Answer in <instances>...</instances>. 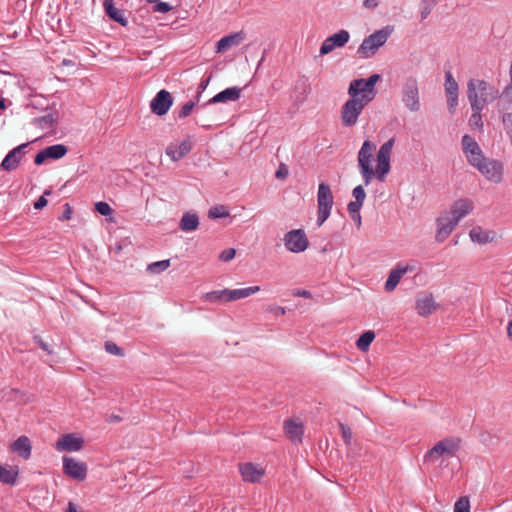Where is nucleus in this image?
I'll use <instances>...</instances> for the list:
<instances>
[{
	"instance_id": "obj_22",
	"label": "nucleus",
	"mask_w": 512,
	"mask_h": 512,
	"mask_svg": "<svg viewBox=\"0 0 512 512\" xmlns=\"http://www.w3.org/2000/svg\"><path fill=\"white\" fill-rule=\"evenodd\" d=\"M474 203L470 199L457 200L451 210L448 212L458 223L459 221L472 212Z\"/></svg>"
},
{
	"instance_id": "obj_42",
	"label": "nucleus",
	"mask_w": 512,
	"mask_h": 512,
	"mask_svg": "<svg viewBox=\"0 0 512 512\" xmlns=\"http://www.w3.org/2000/svg\"><path fill=\"white\" fill-rule=\"evenodd\" d=\"M169 267H170V260L166 259V260H161V261H157V262H153V263L149 264L147 267V271L152 274H158V273L165 271Z\"/></svg>"
},
{
	"instance_id": "obj_35",
	"label": "nucleus",
	"mask_w": 512,
	"mask_h": 512,
	"mask_svg": "<svg viewBox=\"0 0 512 512\" xmlns=\"http://www.w3.org/2000/svg\"><path fill=\"white\" fill-rule=\"evenodd\" d=\"M228 289L215 290L202 295L201 299L206 303H221L228 301Z\"/></svg>"
},
{
	"instance_id": "obj_52",
	"label": "nucleus",
	"mask_w": 512,
	"mask_h": 512,
	"mask_svg": "<svg viewBox=\"0 0 512 512\" xmlns=\"http://www.w3.org/2000/svg\"><path fill=\"white\" fill-rule=\"evenodd\" d=\"M51 193H52L51 189L45 190L44 194L37 201L34 202V209H37V210L43 209L48 203L46 196L50 195Z\"/></svg>"
},
{
	"instance_id": "obj_54",
	"label": "nucleus",
	"mask_w": 512,
	"mask_h": 512,
	"mask_svg": "<svg viewBox=\"0 0 512 512\" xmlns=\"http://www.w3.org/2000/svg\"><path fill=\"white\" fill-rule=\"evenodd\" d=\"M446 98H447V104H448L449 111H450V113L453 114L458 105V94H454V95L446 94Z\"/></svg>"
},
{
	"instance_id": "obj_48",
	"label": "nucleus",
	"mask_w": 512,
	"mask_h": 512,
	"mask_svg": "<svg viewBox=\"0 0 512 512\" xmlns=\"http://www.w3.org/2000/svg\"><path fill=\"white\" fill-rule=\"evenodd\" d=\"M95 210L103 216H110L113 213V209L110 205L103 201H99L95 204Z\"/></svg>"
},
{
	"instance_id": "obj_59",
	"label": "nucleus",
	"mask_w": 512,
	"mask_h": 512,
	"mask_svg": "<svg viewBox=\"0 0 512 512\" xmlns=\"http://www.w3.org/2000/svg\"><path fill=\"white\" fill-rule=\"evenodd\" d=\"M63 209H64L63 213L59 217V220H61V221L69 220L71 218V215H72V208H71V206L68 203H65L64 206H63Z\"/></svg>"
},
{
	"instance_id": "obj_28",
	"label": "nucleus",
	"mask_w": 512,
	"mask_h": 512,
	"mask_svg": "<svg viewBox=\"0 0 512 512\" xmlns=\"http://www.w3.org/2000/svg\"><path fill=\"white\" fill-rule=\"evenodd\" d=\"M241 96V89L234 86L229 87L212 97L206 104H215L227 101H236Z\"/></svg>"
},
{
	"instance_id": "obj_45",
	"label": "nucleus",
	"mask_w": 512,
	"mask_h": 512,
	"mask_svg": "<svg viewBox=\"0 0 512 512\" xmlns=\"http://www.w3.org/2000/svg\"><path fill=\"white\" fill-rule=\"evenodd\" d=\"M195 105H196L195 101L186 102L185 104L182 105V107L178 111L177 117L179 119H184V118L188 117L191 114V112L193 111Z\"/></svg>"
},
{
	"instance_id": "obj_24",
	"label": "nucleus",
	"mask_w": 512,
	"mask_h": 512,
	"mask_svg": "<svg viewBox=\"0 0 512 512\" xmlns=\"http://www.w3.org/2000/svg\"><path fill=\"white\" fill-rule=\"evenodd\" d=\"M469 236L472 242L481 245L491 243L496 239V233L494 231L485 230L481 226H474L470 230Z\"/></svg>"
},
{
	"instance_id": "obj_27",
	"label": "nucleus",
	"mask_w": 512,
	"mask_h": 512,
	"mask_svg": "<svg viewBox=\"0 0 512 512\" xmlns=\"http://www.w3.org/2000/svg\"><path fill=\"white\" fill-rule=\"evenodd\" d=\"M438 307L439 304L435 303L432 294L425 295L416 301L417 312L423 317L431 315Z\"/></svg>"
},
{
	"instance_id": "obj_15",
	"label": "nucleus",
	"mask_w": 512,
	"mask_h": 512,
	"mask_svg": "<svg viewBox=\"0 0 512 512\" xmlns=\"http://www.w3.org/2000/svg\"><path fill=\"white\" fill-rule=\"evenodd\" d=\"M173 105V97L171 93L165 89L160 90L150 102L151 111L157 116L167 114Z\"/></svg>"
},
{
	"instance_id": "obj_5",
	"label": "nucleus",
	"mask_w": 512,
	"mask_h": 512,
	"mask_svg": "<svg viewBox=\"0 0 512 512\" xmlns=\"http://www.w3.org/2000/svg\"><path fill=\"white\" fill-rule=\"evenodd\" d=\"M369 104L359 95L350 96L341 108V122L345 127L354 126L363 109Z\"/></svg>"
},
{
	"instance_id": "obj_26",
	"label": "nucleus",
	"mask_w": 512,
	"mask_h": 512,
	"mask_svg": "<svg viewBox=\"0 0 512 512\" xmlns=\"http://www.w3.org/2000/svg\"><path fill=\"white\" fill-rule=\"evenodd\" d=\"M245 39L244 32H236L222 37L216 44L218 53L225 52L233 46H238Z\"/></svg>"
},
{
	"instance_id": "obj_61",
	"label": "nucleus",
	"mask_w": 512,
	"mask_h": 512,
	"mask_svg": "<svg viewBox=\"0 0 512 512\" xmlns=\"http://www.w3.org/2000/svg\"><path fill=\"white\" fill-rule=\"evenodd\" d=\"M64 512H88L83 509H78L77 505L73 502H68L66 509Z\"/></svg>"
},
{
	"instance_id": "obj_20",
	"label": "nucleus",
	"mask_w": 512,
	"mask_h": 512,
	"mask_svg": "<svg viewBox=\"0 0 512 512\" xmlns=\"http://www.w3.org/2000/svg\"><path fill=\"white\" fill-rule=\"evenodd\" d=\"M414 270V266L411 265H403L402 263H398L394 269L391 270L388 279L385 283V290L387 292L393 291L397 285L399 284L401 278L407 272H412Z\"/></svg>"
},
{
	"instance_id": "obj_32",
	"label": "nucleus",
	"mask_w": 512,
	"mask_h": 512,
	"mask_svg": "<svg viewBox=\"0 0 512 512\" xmlns=\"http://www.w3.org/2000/svg\"><path fill=\"white\" fill-rule=\"evenodd\" d=\"M473 99V102L472 104H470L471 106V110H472V114L469 118V126L472 128V129H478L479 131H483V128H484V123H483V120H482V115H481V112L483 110L482 107H480L479 103L477 102L476 98H472Z\"/></svg>"
},
{
	"instance_id": "obj_51",
	"label": "nucleus",
	"mask_w": 512,
	"mask_h": 512,
	"mask_svg": "<svg viewBox=\"0 0 512 512\" xmlns=\"http://www.w3.org/2000/svg\"><path fill=\"white\" fill-rule=\"evenodd\" d=\"M172 10V6L169 5L167 2H158L152 7V11L154 13H168Z\"/></svg>"
},
{
	"instance_id": "obj_7",
	"label": "nucleus",
	"mask_w": 512,
	"mask_h": 512,
	"mask_svg": "<svg viewBox=\"0 0 512 512\" xmlns=\"http://www.w3.org/2000/svg\"><path fill=\"white\" fill-rule=\"evenodd\" d=\"M285 248L293 253L304 252L308 246L309 241L303 229H293L288 231L283 238Z\"/></svg>"
},
{
	"instance_id": "obj_18",
	"label": "nucleus",
	"mask_w": 512,
	"mask_h": 512,
	"mask_svg": "<svg viewBox=\"0 0 512 512\" xmlns=\"http://www.w3.org/2000/svg\"><path fill=\"white\" fill-rule=\"evenodd\" d=\"M84 439L73 433L64 434L56 443V449L59 451L76 452L83 448Z\"/></svg>"
},
{
	"instance_id": "obj_53",
	"label": "nucleus",
	"mask_w": 512,
	"mask_h": 512,
	"mask_svg": "<svg viewBox=\"0 0 512 512\" xmlns=\"http://www.w3.org/2000/svg\"><path fill=\"white\" fill-rule=\"evenodd\" d=\"M236 255V250L234 248H228L223 250L220 255L219 259L224 262H228L232 260Z\"/></svg>"
},
{
	"instance_id": "obj_19",
	"label": "nucleus",
	"mask_w": 512,
	"mask_h": 512,
	"mask_svg": "<svg viewBox=\"0 0 512 512\" xmlns=\"http://www.w3.org/2000/svg\"><path fill=\"white\" fill-rule=\"evenodd\" d=\"M192 142L189 138L181 141L179 144L170 143L166 147V154L170 157V159L174 162H177L183 159L186 155H188L192 150Z\"/></svg>"
},
{
	"instance_id": "obj_31",
	"label": "nucleus",
	"mask_w": 512,
	"mask_h": 512,
	"mask_svg": "<svg viewBox=\"0 0 512 512\" xmlns=\"http://www.w3.org/2000/svg\"><path fill=\"white\" fill-rule=\"evenodd\" d=\"M104 11L106 15L113 21L119 23L121 26H126L128 20L124 17L122 11L118 10L113 3V0H104Z\"/></svg>"
},
{
	"instance_id": "obj_13",
	"label": "nucleus",
	"mask_w": 512,
	"mask_h": 512,
	"mask_svg": "<svg viewBox=\"0 0 512 512\" xmlns=\"http://www.w3.org/2000/svg\"><path fill=\"white\" fill-rule=\"evenodd\" d=\"M63 473L70 478L83 481L87 476V466L73 457H63Z\"/></svg>"
},
{
	"instance_id": "obj_41",
	"label": "nucleus",
	"mask_w": 512,
	"mask_h": 512,
	"mask_svg": "<svg viewBox=\"0 0 512 512\" xmlns=\"http://www.w3.org/2000/svg\"><path fill=\"white\" fill-rule=\"evenodd\" d=\"M229 216L230 213L224 205L213 206L208 211V217L213 220Z\"/></svg>"
},
{
	"instance_id": "obj_9",
	"label": "nucleus",
	"mask_w": 512,
	"mask_h": 512,
	"mask_svg": "<svg viewBox=\"0 0 512 512\" xmlns=\"http://www.w3.org/2000/svg\"><path fill=\"white\" fill-rule=\"evenodd\" d=\"M462 148L468 163L475 168L486 159L478 143L468 134L462 137Z\"/></svg>"
},
{
	"instance_id": "obj_39",
	"label": "nucleus",
	"mask_w": 512,
	"mask_h": 512,
	"mask_svg": "<svg viewBox=\"0 0 512 512\" xmlns=\"http://www.w3.org/2000/svg\"><path fill=\"white\" fill-rule=\"evenodd\" d=\"M375 338V333L371 330L364 332L356 341V346L361 351H367Z\"/></svg>"
},
{
	"instance_id": "obj_2",
	"label": "nucleus",
	"mask_w": 512,
	"mask_h": 512,
	"mask_svg": "<svg viewBox=\"0 0 512 512\" xmlns=\"http://www.w3.org/2000/svg\"><path fill=\"white\" fill-rule=\"evenodd\" d=\"M466 93L470 104L473 102L472 98H476L482 108L494 102L500 96L498 89L489 82L480 79H470L467 83Z\"/></svg>"
},
{
	"instance_id": "obj_63",
	"label": "nucleus",
	"mask_w": 512,
	"mask_h": 512,
	"mask_svg": "<svg viewBox=\"0 0 512 512\" xmlns=\"http://www.w3.org/2000/svg\"><path fill=\"white\" fill-rule=\"evenodd\" d=\"M378 4V0H364L363 2V6L367 9H375Z\"/></svg>"
},
{
	"instance_id": "obj_56",
	"label": "nucleus",
	"mask_w": 512,
	"mask_h": 512,
	"mask_svg": "<svg viewBox=\"0 0 512 512\" xmlns=\"http://www.w3.org/2000/svg\"><path fill=\"white\" fill-rule=\"evenodd\" d=\"M42 101H46V99L42 95L34 93V111L40 110L41 112H48L46 108H43Z\"/></svg>"
},
{
	"instance_id": "obj_16",
	"label": "nucleus",
	"mask_w": 512,
	"mask_h": 512,
	"mask_svg": "<svg viewBox=\"0 0 512 512\" xmlns=\"http://www.w3.org/2000/svg\"><path fill=\"white\" fill-rule=\"evenodd\" d=\"M349 39L350 34L347 30H339L337 33L329 36L323 41L320 47V55H327L330 52H332L335 48L345 46Z\"/></svg>"
},
{
	"instance_id": "obj_23",
	"label": "nucleus",
	"mask_w": 512,
	"mask_h": 512,
	"mask_svg": "<svg viewBox=\"0 0 512 512\" xmlns=\"http://www.w3.org/2000/svg\"><path fill=\"white\" fill-rule=\"evenodd\" d=\"M31 441L29 437L23 435L16 439L9 447L10 452L23 459H28L31 454Z\"/></svg>"
},
{
	"instance_id": "obj_33",
	"label": "nucleus",
	"mask_w": 512,
	"mask_h": 512,
	"mask_svg": "<svg viewBox=\"0 0 512 512\" xmlns=\"http://www.w3.org/2000/svg\"><path fill=\"white\" fill-rule=\"evenodd\" d=\"M259 291H260L259 286H250V287H246V288L233 289V290L228 289V298L227 299L229 302H231V301L249 297Z\"/></svg>"
},
{
	"instance_id": "obj_50",
	"label": "nucleus",
	"mask_w": 512,
	"mask_h": 512,
	"mask_svg": "<svg viewBox=\"0 0 512 512\" xmlns=\"http://www.w3.org/2000/svg\"><path fill=\"white\" fill-rule=\"evenodd\" d=\"M352 195L355 198L354 201L359 202L361 204L364 203V200L366 198V192L362 185L356 186L352 191Z\"/></svg>"
},
{
	"instance_id": "obj_44",
	"label": "nucleus",
	"mask_w": 512,
	"mask_h": 512,
	"mask_svg": "<svg viewBox=\"0 0 512 512\" xmlns=\"http://www.w3.org/2000/svg\"><path fill=\"white\" fill-rule=\"evenodd\" d=\"M454 512H470V501L467 496L460 497L455 502Z\"/></svg>"
},
{
	"instance_id": "obj_12",
	"label": "nucleus",
	"mask_w": 512,
	"mask_h": 512,
	"mask_svg": "<svg viewBox=\"0 0 512 512\" xmlns=\"http://www.w3.org/2000/svg\"><path fill=\"white\" fill-rule=\"evenodd\" d=\"M477 170L493 183H500L503 179V165L500 161L486 158Z\"/></svg>"
},
{
	"instance_id": "obj_3",
	"label": "nucleus",
	"mask_w": 512,
	"mask_h": 512,
	"mask_svg": "<svg viewBox=\"0 0 512 512\" xmlns=\"http://www.w3.org/2000/svg\"><path fill=\"white\" fill-rule=\"evenodd\" d=\"M380 78L379 74H372L366 79H354L348 88L349 96L359 95V97H362L365 101L370 103L376 97L377 91L375 85Z\"/></svg>"
},
{
	"instance_id": "obj_21",
	"label": "nucleus",
	"mask_w": 512,
	"mask_h": 512,
	"mask_svg": "<svg viewBox=\"0 0 512 512\" xmlns=\"http://www.w3.org/2000/svg\"><path fill=\"white\" fill-rule=\"evenodd\" d=\"M239 471L242 476V479L245 482H250V483L259 482L260 479L265 474V472L262 468H259L257 465H255L251 462L240 464Z\"/></svg>"
},
{
	"instance_id": "obj_62",
	"label": "nucleus",
	"mask_w": 512,
	"mask_h": 512,
	"mask_svg": "<svg viewBox=\"0 0 512 512\" xmlns=\"http://www.w3.org/2000/svg\"><path fill=\"white\" fill-rule=\"evenodd\" d=\"M294 296H298V297H303V298H306V299H310L312 298V293L308 290H296L294 293H293Z\"/></svg>"
},
{
	"instance_id": "obj_25",
	"label": "nucleus",
	"mask_w": 512,
	"mask_h": 512,
	"mask_svg": "<svg viewBox=\"0 0 512 512\" xmlns=\"http://www.w3.org/2000/svg\"><path fill=\"white\" fill-rule=\"evenodd\" d=\"M284 431L286 436L295 443H301L304 433L303 425L301 422H296L292 419L284 421Z\"/></svg>"
},
{
	"instance_id": "obj_10",
	"label": "nucleus",
	"mask_w": 512,
	"mask_h": 512,
	"mask_svg": "<svg viewBox=\"0 0 512 512\" xmlns=\"http://www.w3.org/2000/svg\"><path fill=\"white\" fill-rule=\"evenodd\" d=\"M458 449V444L453 439H443L429 449L425 455V461H436L443 455H454Z\"/></svg>"
},
{
	"instance_id": "obj_6",
	"label": "nucleus",
	"mask_w": 512,
	"mask_h": 512,
	"mask_svg": "<svg viewBox=\"0 0 512 512\" xmlns=\"http://www.w3.org/2000/svg\"><path fill=\"white\" fill-rule=\"evenodd\" d=\"M401 100L411 112H418L421 108L418 80L414 76L406 78L401 89Z\"/></svg>"
},
{
	"instance_id": "obj_38",
	"label": "nucleus",
	"mask_w": 512,
	"mask_h": 512,
	"mask_svg": "<svg viewBox=\"0 0 512 512\" xmlns=\"http://www.w3.org/2000/svg\"><path fill=\"white\" fill-rule=\"evenodd\" d=\"M310 84L308 82V78L304 75L300 76L296 81L295 90L299 92V96L297 99L304 100L307 94L310 92Z\"/></svg>"
},
{
	"instance_id": "obj_4",
	"label": "nucleus",
	"mask_w": 512,
	"mask_h": 512,
	"mask_svg": "<svg viewBox=\"0 0 512 512\" xmlns=\"http://www.w3.org/2000/svg\"><path fill=\"white\" fill-rule=\"evenodd\" d=\"M391 34L389 27L376 30L374 33L364 38L357 49V53L362 58H369L376 54L378 49L383 46Z\"/></svg>"
},
{
	"instance_id": "obj_49",
	"label": "nucleus",
	"mask_w": 512,
	"mask_h": 512,
	"mask_svg": "<svg viewBox=\"0 0 512 512\" xmlns=\"http://www.w3.org/2000/svg\"><path fill=\"white\" fill-rule=\"evenodd\" d=\"M330 208L318 207V215H317V226L320 227L323 223L328 219L331 213Z\"/></svg>"
},
{
	"instance_id": "obj_36",
	"label": "nucleus",
	"mask_w": 512,
	"mask_h": 512,
	"mask_svg": "<svg viewBox=\"0 0 512 512\" xmlns=\"http://www.w3.org/2000/svg\"><path fill=\"white\" fill-rule=\"evenodd\" d=\"M34 342L36 344L39 345V347L42 349L43 351V355L42 357H47L44 361L46 363H48L49 365H51L52 362H56V356L54 354V351L51 347V345L45 341H43L41 338H39L38 336H34Z\"/></svg>"
},
{
	"instance_id": "obj_46",
	"label": "nucleus",
	"mask_w": 512,
	"mask_h": 512,
	"mask_svg": "<svg viewBox=\"0 0 512 512\" xmlns=\"http://www.w3.org/2000/svg\"><path fill=\"white\" fill-rule=\"evenodd\" d=\"M339 429L341 431L342 439L344 443L348 446L351 445L352 441V431L347 424L339 423Z\"/></svg>"
},
{
	"instance_id": "obj_58",
	"label": "nucleus",
	"mask_w": 512,
	"mask_h": 512,
	"mask_svg": "<svg viewBox=\"0 0 512 512\" xmlns=\"http://www.w3.org/2000/svg\"><path fill=\"white\" fill-rule=\"evenodd\" d=\"M362 206H363V204H361L359 202L351 201L347 205V210H348L350 215H354L356 213H359V211L362 208Z\"/></svg>"
},
{
	"instance_id": "obj_64",
	"label": "nucleus",
	"mask_w": 512,
	"mask_h": 512,
	"mask_svg": "<svg viewBox=\"0 0 512 512\" xmlns=\"http://www.w3.org/2000/svg\"><path fill=\"white\" fill-rule=\"evenodd\" d=\"M352 220L355 222L357 227L359 228L361 226V215L360 213H356L354 215H350Z\"/></svg>"
},
{
	"instance_id": "obj_1",
	"label": "nucleus",
	"mask_w": 512,
	"mask_h": 512,
	"mask_svg": "<svg viewBox=\"0 0 512 512\" xmlns=\"http://www.w3.org/2000/svg\"><path fill=\"white\" fill-rule=\"evenodd\" d=\"M375 150L376 145L369 140H365L358 152V167L366 186L371 183L373 177H376L379 181H384L390 171V161L377 162L376 170L373 169L371 161Z\"/></svg>"
},
{
	"instance_id": "obj_29",
	"label": "nucleus",
	"mask_w": 512,
	"mask_h": 512,
	"mask_svg": "<svg viewBox=\"0 0 512 512\" xmlns=\"http://www.w3.org/2000/svg\"><path fill=\"white\" fill-rule=\"evenodd\" d=\"M333 203L334 198L330 186L324 182L320 183L317 192L318 207L332 209Z\"/></svg>"
},
{
	"instance_id": "obj_55",
	"label": "nucleus",
	"mask_w": 512,
	"mask_h": 512,
	"mask_svg": "<svg viewBox=\"0 0 512 512\" xmlns=\"http://www.w3.org/2000/svg\"><path fill=\"white\" fill-rule=\"evenodd\" d=\"M210 79H211V76H209L207 78H204V79L201 80L200 84L198 85L197 93H196V96H195V100H196L197 103L200 100L201 94L204 92V90L209 85Z\"/></svg>"
},
{
	"instance_id": "obj_37",
	"label": "nucleus",
	"mask_w": 512,
	"mask_h": 512,
	"mask_svg": "<svg viewBox=\"0 0 512 512\" xmlns=\"http://www.w3.org/2000/svg\"><path fill=\"white\" fill-rule=\"evenodd\" d=\"M394 142V138H391L381 145L377 153V162L390 161L391 151L394 146Z\"/></svg>"
},
{
	"instance_id": "obj_17",
	"label": "nucleus",
	"mask_w": 512,
	"mask_h": 512,
	"mask_svg": "<svg viewBox=\"0 0 512 512\" xmlns=\"http://www.w3.org/2000/svg\"><path fill=\"white\" fill-rule=\"evenodd\" d=\"M437 231L435 239L437 242H443L452 233L458 222L448 213L437 218Z\"/></svg>"
},
{
	"instance_id": "obj_34",
	"label": "nucleus",
	"mask_w": 512,
	"mask_h": 512,
	"mask_svg": "<svg viewBox=\"0 0 512 512\" xmlns=\"http://www.w3.org/2000/svg\"><path fill=\"white\" fill-rule=\"evenodd\" d=\"M198 225H199V218H198V215L195 214V213H185L181 220H180V224H179V228L182 230V231H194L198 228Z\"/></svg>"
},
{
	"instance_id": "obj_40",
	"label": "nucleus",
	"mask_w": 512,
	"mask_h": 512,
	"mask_svg": "<svg viewBox=\"0 0 512 512\" xmlns=\"http://www.w3.org/2000/svg\"><path fill=\"white\" fill-rule=\"evenodd\" d=\"M444 87H445L446 94H450V95L458 94V91H459L458 83L454 79L452 72L450 70L445 71Z\"/></svg>"
},
{
	"instance_id": "obj_30",
	"label": "nucleus",
	"mask_w": 512,
	"mask_h": 512,
	"mask_svg": "<svg viewBox=\"0 0 512 512\" xmlns=\"http://www.w3.org/2000/svg\"><path fill=\"white\" fill-rule=\"evenodd\" d=\"M19 474L18 466L0 464V483L15 485Z\"/></svg>"
},
{
	"instance_id": "obj_57",
	"label": "nucleus",
	"mask_w": 512,
	"mask_h": 512,
	"mask_svg": "<svg viewBox=\"0 0 512 512\" xmlns=\"http://www.w3.org/2000/svg\"><path fill=\"white\" fill-rule=\"evenodd\" d=\"M288 173V167L285 164L281 163L278 167V170L275 173V177L277 179L284 180L288 176Z\"/></svg>"
},
{
	"instance_id": "obj_11",
	"label": "nucleus",
	"mask_w": 512,
	"mask_h": 512,
	"mask_svg": "<svg viewBox=\"0 0 512 512\" xmlns=\"http://www.w3.org/2000/svg\"><path fill=\"white\" fill-rule=\"evenodd\" d=\"M32 142H26L17 147L13 148L9 153L5 156L1 163V167L5 171H13L15 170L24 156L27 154L28 149L30 148Z\"/></svg>"
},
{
	"instance_id": "obj_47",
	"label": "nucleus",
	"mask_w": 512,
	"mask_h": 512,
	"mask_svg": "<svg viewBox=\"0 0 512 512\" xmlns=\"http://www.w3.org/2000/svg\"><path fill=\"white\" fill-rule=\"evenodd\" d=\"M105 350L107 353L116 355V356H124V351L122 348H120L116 343L112 341H107L105 343Z\"/></svg>"
},
{
	"instance_id": "obj_60",
	"label": "nucleus",
	"mask_w": 512,
	"mask_h": 512,
	"mask_svg": "<svg viewBox=\"0 0 512 512\" xmlns=\"http://www.w3.org/2000/svg\"><path fill=\"white\" fill-rule=\"evenodd\" d=\"M267 311L273 313L274 315L276 316H279V315H284L286 313V310L284 307L282 306H277V305H274V306H269L267 308Z\"/></svg>"
},
{
	"instance_id": "obj_14",
	"label": "nucleus",
	"mask_w": 512,
	"mask_h": 512,
	"mask_svg": "<svg viewBox=\"0 0 512 512\" xmlns=\"http://www.w3.org/2000/svg\"><path fill=\"white\" fill-rule=\"evenodd\" d=\"M68 152V147L64 144H54L40 150L34 156V164L42 165L47 160H58L64 157Z\"/></svg>"
},
{
	"instance_id": "obj_43",
	"label": "nucleus",
	"mask_w": 512,
	"mask_h": 512,
	"mask_svg": "<svg viewBox=\"0 0 512 512\" xmlns=\"http://www.w3.org/2000/svg\"><path fill=\"white\" fill-rule=\"evenodd\" d=\"M436 4V0H422L420 2V14L422 20L426 19L430 15Z\"/></svg>"
},
{
	"instance_id": "obj_8",
	"label": "nucleus",
	"mask_w": 512,
	"mask_h": 512,
	"mask_svg": "<svg viewBox=\"0 0 512 512\" xmlns=\"http://www.w3.org/2000/svg\"><path fill=\"white\" fill-rule=\"evenodd\" d=\"M57 113L55 110H49L44 115H36L34 112V126L45 131L44 134L34 137V143L42 138L53 136L57 125Z\"/></svg>"
}]
</instances>
